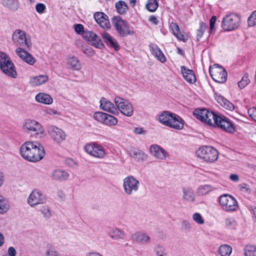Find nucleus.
<instances>
[{"label":"nucleus","instance_id":"obj_1","mask_svg":"<svg viewBox=\"0 0 256 256\" xmlns=\"http://www.w3.org/2000/svg\"><path fill=\"white\" fill-rule=\"evenodd\" d=\"M193 114L198 120L208 126H214L216 125L229 132L235 131L234 126L228 118L206 108L196 109Z\"/></svg>","mask_w":256,"mask_h":256},{"label":"nucleus","instance_id":"obj_2","mask_svg":"<svg viewBox=\"0 0 256 256\" xmlns=\"http://www.w3.org/2000/svg\"><path fill=\"white\" fill-rule=\"evenodd\" d=\"M20 153L24 159L31 162H38L45 156L44 147L37 142H25L20 148Z\"/></svg>","mask_w":256,"mask_h":256},{"label":"nucleus","instance_id":"obj_3","mask_svg":"<svg viewBox=\"0 0 256 256\" xmlns=\"http://www.w3.org/2000/svg\"><path fill=\"white\" fill-rule=\"evenodd\" d=\"M160 122L164 126L176 130H182L184 126V120L176 114L164 111L160 116Z\"/></svg>","mask_w":256,"mask_h":256},{"label":"nucleus","instance_id":"obj_4","mask_svg":"<svg viewBox=\"0 0 256 256\" xmlns=\"http://www.w3.org/2000/svg\"><path fill=\"white\" fill-rule=\"evenodd\" d=\"M196 156L206 162L212 163L216 161L218 156V150L210 146H202L196 152Z\"/></svg>","mask_w":256,"mask_h":256},{"label":"nucleus","instance_id":"obj_5","mask_svg":"<svg viewBox=\"0 0 256 256\" xmlns=\"http://www.w3.org/2000/svg\"><path fill=\"white\" fill-rule=\"evenodd\" d=\"M240 24V16L236 14L231 13L223 18L221 26L226 31H232L237 29Z\"/></svg>","mask_w":256,"mask_h":256},{"label":"nucleus","instance_id":"obj_6","mask_svg":"<svg viewBox=\"0 0 256 256\" xmlns=\"http://www.w3.org/2000/svg\"><path fill=\"white\" fill-rule=\"evenodd\" d=\"M12 40L14 43L19 47L26 46L28 50L32 48L31 40L28 38L26 32L20 29H16L12 35Z\"/></svg>","mask_w":256,"mask_h":256},{"label":"nucleus","instance_id":"obj_7","mask_svg":"<svg viewBox=\"0 0 256 256\" xmlns=\"http://www.w3.org/2000/svg\"><path fill=\"white\" fill-rule=\"evenodd\" d=\"M219 202L222 208L226 212L235 211L238 207L236 200L228 194H224L220 196Z\"/></svg>","mask_w":256,"mask_h":256},{"label":"nucleus","instance_id":"obj_8","mask_svg":"<svg viewBox=\"0 0 256 256\" xmlns=\"http://www.w3.org/2000/svg\"><path fill=\"white\" fill-rule=\"evenodd\" d=\"M112 22L121 36H126L133 34V32L130 30L128 24L120 16H114L112 19Z\"/></svg>","mask_w":256,"mask_h":256},{"label":"nucleus","instance_id":"obj_9","mask_svg":"<svg viewBox=\"0 0 256 256\" xmlns=\"http://www.w3.org/2000/svg\"><path fill=\"white\" fill-rule=\"evenodd\" d=\"M140 187L139 181L132 176H128L123 180V188L125 193L132 195L136 192Z\"/></svg>","mask_w":256,"mask_h":256},{"label":"nucleus","instance_id":"obj_10","mask_svg":"<svg viewBox=\"0 0 256 256\" xmlns=\"http://www.w3.org/2000/svg\"><path fill=\"white\" fill-rule=\"evenodd\" d=\"M84 150L90 155L96 158H103L106 155V151L103 146L95 142L86 144Z\"/></svg>","mask_w":256,"mask_h":256},{"label":"nucleus","instance_id":"obj_11","mask_svg":"<svg viewBox=\"0 0 256 256\" xmlns=\"http://www.w3.org/2000/svg\"><path fill=\"white\" fill-rule=\"evenodd\" d=\"M117 109L125 116H130L134 114L132 104L126 100L120 97H116L114 100Z\"/></svg>","mask_w":256,"mask_h":256},{"label":"nucleus","instance_id":"obj_12","mask_svg":"<svg viewBox=\"0 0 256 256\" xmlns=\"http://www.w3.org/2000/svg\"><path fill=\"white\" fill-rule=\"evenodd\" d=\"M48 132L50 138L56 143L60 144L66 140V134L64 132L54 126H48Z\"/></svg>","mask_w":256,"mask_h":256},{"label":"nucleus","instance_id":"obj_13","mask_svg":"<svg viewBox=\"0 0 256 256\" xmlns=\"http://www.w3.org/2000/svg\"><path fill=\"white\" fill-rule=\"evenodd\" d=\"M209 73L212 80L227 78L228 74L226 70L218 64H214L209 68Z\"/></svg>","mask_w":256,"mask_h":256},{"label":"nucleus","instance_id":"obj_14","mask_svg":"<svg viewBox=\"0 0 256 256\" xmlns=\"http://www.w3.org/2000/svg\"><path fill=\"white\" fill-rule=\"evenodd\" d=\"M46 199L43 194L38 190H34L28 199V204L32 206L44 204Z\"/></svg>","mask_w":256,"mask_h":256},{"label":"nucleus","instance_id":"obj_15","mask_svg":"<svg viewBox=\"0 0 256 256\" xmlns=\"http://www.w3.org/2000/svg\"><path fill=\"white\" fill-rule=\"evenodd\" d=\"M84 37L86 40L90 42L96 48H102L104 47V46L100 38L93 32L88 31L85 32Z\"/></svg>","mask_w":256,"mask_h":256},{"label":"nucleus","instance_id":"obj_16","mask_svg":"<svg viewBox=\"0 0 256 256\" xmlns=\"http://www.w3.org/2000/svg\"><path fill=\"white\" fill-rule=\"evenodd\" d=\"M24 126L28 130L38 134L43 132L44 130L41 124L34 120H28L24 124Z\"/></svg>","mask_w":256,"mask_h":256},{"label":"nucleus","instance_id":"obj_17","mask_svg":"<svg viewBox=\"0 0 256 256\" xmlns=\"http://www.w3.org/2000/svg\"><path fill=\"white\" fill-rule=\"evenodd\" d=\"M94 18L99 26L104 29H109L110 24L108 16L103 12H96L94 14Z\"/></svg>","mask_w":256,"mask_h":256},{"label":"nucleus","instance_id":"obj_18","mask_svg":"<svg viewBox=\"0 0 256 256\" xmlns=\"http://www.w3.org/2000/svg\"><path fill=\"white\" fill-rule=\"evenodd\" d=\"M132 240L140 244H147L150 242L151 238L148 234L137 231L132 235Z\"/></svg>","mask_w":256,"mask_h":256},{"label":"nucleus","instance_id":"obj_19","mask_svg":"<svg viewBox=\"0 0 256 256\" xmlns=\"http://www.w3.org/2000/svg\"><path fill=\"white\" fill-rule=\"evenodd\" d=\"M150 151L152 155L160 160H164L168 156V152L158 144L151 146Z\"/></svg>","mask_w":256,"mask_h":256},{"label":"nucleus","instance_id":"obj_20","mask_svg":"<svg viewBox=\"0 0 256 256\" xmlns=\"http://www.w3.org/2000/svg\"><path fill=\"white\" fill-rule=\"evenodd\" d=\"M100 107L104 110L114 114H118L117 107H116L111 102L106 98H102L100 100Z\"/></svg>","mask_w":256,"mask_h":256},{"label":"nucleus","instance_id":"obj_21","mask_svg":"<svg viewBox=\"0 0 256 256\" xmlns=\"http://www.w3.org/2000/svg\"><path fill=\"white\" fill-rule=\"evenodd\" d=\"M102 37L107 46L112 48H114L116 51L119 50L120 46L118 42L109 34L108 32H104L102 34Z\"/></svg>","mask_w":256,"mask_h":256},{"label":"nucleus","instance_id":"obj_22","mask_svg":"<svg viewBox=\"0 0 256 256\" xmlns=\"http://www.w3.org/2000/svg\"><path fill=\"white\" fill-rule=\"evenodd\" d=\"M66 66L68 69L74 70H79L82 68L80 62L78 58L74 56H72L68 58Z\"/></svg>","mask_w":256,"mask_h":256},{"label":"nucleus","instance_id":"obj_23","mask_svg":"<svg viewBox=\"0 0 256 256\" xmlns=\"http://www.w3.org/2000/svg\"><path fill=\"white\" fill-rule=\"evenodd\" d=\"M129 154L130 156L133 157L137 161L146 160L148 158V155L144 152L134 148H132L130 149Z\"/></svg>","mask_w":256,"mask_h":256},{"label":"nucleus","instance_id":"obj_24","mask_svg":"<svg viewBox=\"0 0 256 256\" xmlns=\"http://www.w3.org/2000/svg\"><path fill=\"white\" fill-rule=\"evenodd\" d=\"M52 176L53 180L62 182L67 180L69 174L63 170L57 169L52 172Z\"/></svg>","mask_w":256,"mask_h":256},{"label":"nucleus","instance_id":"obj_25","mask_svg":"<svg viewBox=\"0 0 256 256\" xmlns=\"http://www.w3.org/2000/svg\"><path fill=\"white\" fill-rule=\"evenodd\" d=\"M215 96L216 100L223 108L230 110H234V105L223 96L218 94L217 93L215 94Z\"/></svg>","mask_w":256,"mask_h":256},{"label":"nucleus","instance_id":"obj_26","mask_svg":"<svg viewBox=\"0 0 256 256\" xmlns=\"http://www.w3.org/2000/svg\"><path fill=\"white\" fill-rule=\"evenodd\" d=\"M170 27L172 34L178 40L183 42H186L188 40V37L181 33L179 26L176 23L172 22L170 24Z\"/></svg>","mask_w":256,"mask_h":256},{"label":"nucleus","instance_id":"obj_27","mask_svg":"<svg viewBox=\"0 0 256 256\" xmlns=\"http://www.w3.org/2000/svg\"><path fill=\"white\" fill-rule=\"evenodd\" d=\"M5 70L0 69L5 74L10 76L12 78H16L17 73L16 70L15 66L10 60L7 62L6 66H5Z\"/></svg>","mask_w":256,"mask_h":256},{"label":"nucleus","instance_id":"obj_28","mask_svg":"<svg viewBox=\"0 0 256 256\" xmlns=\"http://www.w3.org/2000/svg\"><path fill=\"white\" fill-rule=\"evenodd\" d=\"M36 100L38 102L50 104L52 103L53 99L49 94L44 93H39L35 97Z\"/></svg>","mask_w":256,"mask_h":256},{"label":"nucleus","instance_id":"obj_29","mask_svg":"<svg viewBox=\"0 0 256 256\" xmlns=\"http://www.w3.org/2000/svg\"><path fill=\"white\" fill-rule=\"evenodd\" d=\"M182 190V200L184 201L188 202H192L195 200V194L192 190L188 188H183Z\"/></svg>","mask_w":256,"mask_h":256},{"label":"nucleus","instance_id":"obj_30","mask_svg":"<svg viewBox=\"0 0 256 256\" xmlns=\"http://www.w3.org/2000/svg\"><path fill=\"white\" fill-rule=\"evenodd\" d=\"M2 4L8 10L14 12L18 8V0H2Z\"/></svg>","mask_w":256,"mask_h":256},{"label":"nucleus","instance_id":"obj_31","mask_svg":"<svg viewBox=\"0 0 256 256\" xmlns=\"http://www.w3.org/2000/svg\"><path fill=\"white\" fill-rule=\"evenodd\" d=\"M181 72L185 80H196V78L192 70L188 69L185 66H182Z\"/></svg>","mask_w":256,"mask_h":256},{"label":"nucleus","instance_id":"obj_32","mask_svg":"<svg viewBox=\"0 0 256 256\" xmlns=\"http://www.w3.org/2000/svg\"><path fill=\"white\" fill-rule=\"evenodd\" d=\"M150 50L152 54L158 60L162 62H164L166 61V58L164 54L157 46H154L151 47Z\"/></svg>","mask_w":256,"mask_h":256},{"label":"nucleus","instance_id":"obj_33","mask_svg":"<svg viewBox=\"0 0 256 256\" xmlns=\"http://www.w3.org/2000/svg\"><path fill=\"white\" fill-rule=\"evenodd\" d=\"M216 189V188L210 184L202 185L198 188L197 193L198 195L204 196L214 191Z\"/></svg>","mask_w":256,"mask_h":256},{"label":"nucleus","instance_id":"obj_34","mask_svg":"<svg viewBox=\"0 0 256 256\" xmlns=\"http://www.w3.org/2000/svg\"><path fill=\"white\" fill-rule=\"evenodd\" d=\"M117 12L120 14H124L127 12L128 7L124 1L119 0L115 4Z\"/></svg>","mask_w":256,"mask_h":256},{"label":"nucleus","instance_id":"obj_35","mask_svg":"<svg viewBox=\"0 0 256 256\" xmlns=\"http://www.w3.org/2000/svg\"><path fill=\"white\" fill-rule=\"evenodd\" d=\"M109 236L113 239H122L124 236V232L122 230L116 228L112 229L109 232Z\"/></svg>","mask_w":256,"mask_h":256},{"label":"nucleus","instance_id":"obj_36","mask_svg":"<svg viewBox=\"0 0 256 256\" xmlns=\"http://www.w3.org/2000/svg\"><path fill=\"white\" fill-rule=\"evenodd\" d=\"M232 252V248L228 244H223L220 246L218 252L222 256H230Z\"/></svg>","mask_w":256,"mask_h":256},{"label":"nucleus","instance_id":"obj_37","mask_svg":"<svg viewBox=\"0 0 256 256\" xmlns=\"http://www.w3.org/2000/svg\"><path fill=\"white\" fill-rule=\"evenodd\" d=\"M154 251L156 256H167L168 255L165 248L160 244H156L154 246Z\"/></svg>","mask_w":256,"mask_h":256},{"label":"nucleus","instance_id":"obj_38","mask_svg":"<svg viewBox=\"0 0 256 256\" xmlns=\"http://www.w3.org/2000/svg\"><path fill=\"white\" fill-rule=\"evenodd\" d=\"M158 6L156 0H148L146 4V8L150 12H154Z\"/></svg>","mask_w":256,"mask_h":256},{"label":"nucleus","instance_id":"obj_39","mask_svg":"<svg viewBox=\"0 0 256 256\" xmlns=\"http://www.w3.org/2000/svg\"><path fill=\"white\" fill-rule=\"evenodd\" d=\"M118 122V119L116 117L107 114L103 124L110 126L116 125Z\"/></svg>","mask_w":256,"mask_h":256},{"label":"nucleus","instance_id":"obj_40","mask_svg":"<svg viewBox=\"0 0 256 256\" xmlns=\"http://www.w3.org/2000/svg\"><path fill=\"white\" fill-rule=\"evenodd\" d=\"M9 209V204L6 199L0 195V214H3Z\"/></svg>","mask_w":256,"mask_h":256},{"label":"nucleus","instance_id":"obj_41","mask_svg":"<svg viewBox=\"0 0 256 256\" xmlns=\"http://www.w3.org/2000/svg\"><path fill=\"white\" fill-rule=\"evenodd\" d=\"M245 256H256V246L248 245L244 249Z\"/></svg>","mask_w":256,"mask_h":256},{"label":"nucleus","instance_id":"obj_42","mask_svg":"<svg viewBox=\"0 0 256 256\" xmlns=\"http://www.w3.org/2000/svg\"><path fill=\"white\" fill-rule=\"evenodd\" d=\"M10 58L4 53L0 52V68L5 70L7 62L10 61Z\"/></svg>","mask_w":256,"mask_h":256},{"label":"nucleus","instance_id":"obj_43","mask_svg":"<svg viewBox=\"0 0 256 256\" xmlns=\"http://www.w3.org/2000/svg\"><path fill=\"white\" fill-rule=\"evenodd\" d=\"M106 114H107L102 112H97L94 114V118L98 122L103 124Z\"/></svg>","mask_w":256,"mask_h":256},{"label":"nucleus","instance_id":"obj_44","mask_svg":"<svg viewBox=\"0 0 256 256\" xmlns=\"http://www.w3.org/2000/svg\"><path fill=\"white\" fill-rule=\"evenodd\" d=\"M25 56H26L23 60V61L31 66H32L36 62V60L28 51Z\"/></svg>","mask_w":256,"mask_h":256},{"label":"nucleus","instance_id":"obj_45","mask_svg":"<svg viewBox=\"0 0 256 256\" xmlns=\"http://www.w3.org/2000/svg\"><path fill=\"white\" fill-rule=\"evenodd\" d=\"M193 220L198 224H203L204 222V219L198 212H196L192 216Z\"/></svg>","mask_w":256,"mask_h":256},{"label":"nucleus","instance_id":"obj_46","mask_svg":"<svg viewBox=\"0 0 256 256\" xmlns=\"http://www.w3.org/2000/svg\"><path fill=\"white\" fill-rule=\"evenodd\" d=\"M40 212L44 215V217L46 219L50 218L51 216V212L48 207L43 206L40 208Z\"/></svg>","mask_w":256,"mask_h":256},{"label":"nucleus","instance_id":"obj_47","mask_svg":"<svg viewBox=\"0 0 256 256\" xmlns=\"http://www.w3.org/2000/svg\"><path fill=\"white\" fill-rule=\"evenodd\" d=\"M248 24L249 26H254L256 25V11L252 12L248 17Z\"/></svg>","mask_w":256,"mask_h":256},{"label":"nucleus","instance_id":"obj_48","mask_svg":"<svg viewBox=\"0 0 256 256\" xmlns=\"http://www.w3.org/2000/svg\"><path fill=\"white\" fill-rule=\"evenodd\" d=\"M206 26L205 23L203 22H200V23L199 28L197 30L196 33L198 39V38H200L202 36L204 32L206 30Z\"/></svg>","mask_w":256,"mask_h":256},{"label":"nucleus","instance_id":"obj_49","mask_svg":"<svg viewBox=\"0 0 256 256\" xmlns=\"http://www.w3.org/2000/svg\"><path fill=\"white\" fill-rule=\"evenodd\" d=\"M225 224L226 226L230 229H234L236 228V222L234 218H229L226 220Z\"/></svg>","mask_w":256,"mask_h":256},{"label":"nucleus","instance_id":"obj_50","mask_svg":"<svg viewBox=\"0 0 256 256\" xmlns=\"http://www.w3.org/2000/svg\"><path fill=\"white\" fill-rule=\"evenodd\" d=\"M27 51L23 48V47H18L16 50V54L23 60L26 56Z\"/></svg>","mask_w":256,"mask_h":256},{"label":"nucleus","instance_id":"obj_51","mask_svg":"<svg viewBox=\"0 0 256 256\" xmlns=\"http://www.w3.org/2000/svg\"><path fill=\"white\" fill-rule=\"evenodd\" d=\"M182 226L184 229L188 232H190L192 228L190 222L186 220H182Z\"/></svg>","mask_w":256,"mask_h":256},{"label":"nucleus","instance_id":"obj_52","mask_svg":"<svg viewBox=\"0 0 256 256\" xmlns=\"http://www.w3.org/2000/svg\"><path fill=\"white\" fill-rule=\"evenodd\" d=\"M46 8V6L42 3H38L36 6V12L40 14L44 13Z\"/></svg>","mask_w":256,"mask_h":256},{"label":"nucleus","instance_id":"obj_53","mask_svg":"<svg viewBox=\"0 0 256 256\" xmlns=\"http://www.w3.org/2000/svg\"><path fill=\"white\" fill-rule=\"evenodd\" d=\"M239 188L240 190L242 192H246L248 193H250V192L249 186L246 183H242L240 184Z\"/></svg>","mask_w":256,"mask_h":256},{"label":"nucleus","instance_id":"obj_54","mask_svg":"<svg viewBox=\"0 0 256 256\" xmlns=\"http://www.w3.org/2000/svg\"><path fill=\"white\" fill-rule=\"evenodd\" d=\"M216 20V17L215 16H213L210 21V32H212L214 28V24Z\"/></svg>","mask_w":256,"mask_h":256},{"label":"nucleus","instance_id":"obj_55","mask_svg":"<svg viewBox=\"0 0 256 256\" xmlns=\"http://www.w3.org/2000/svg\"><path fill=\"white\" fill-rule=\"evenodd\" d=\"M248 114H249L250 116L254 120L256 116V108H250L248 110Z\"/></svg>","mask_w":256,"mask_h":256},{"label":"nucleus","instance_id":"obj_56","mask_svg":"<svg viewBox=\"0 0 256 256\" xmlns=\"http://www.w3.org/2000/svg\"><path fill=\"white\" fill-rule=\"evenodd\" d=\"M134 132L136 134H146V130L142 128H136L134 130Z\"/></svg>","mask_w":256,"mask_h":256},{"label":"nucleus","instance_id":"obj_57","mask_svg":"<svg viewBox=\"0 0 256 256\" xmlns=\"http://www.w3.org/2000/svg\"><path fill=\"white\" fill-rule=\"evenodd\" d=\"M84 30V26L81 24H76L74 26V30L78 34H80Z\"/></svg>","mask_w":256,"mask_h":256},{"label":"nucleus","instance_id":"obj_58","mask_svg":"<svg viewBox=\"0 0 256 256\" xmlns=\"http://www.w3.org/2000/svg\"><path fill=\"white\" fill-rule=\"evenodd\" d=\"M48 76L45 74H40L35 76L33 78L34 80H40V79H42V80H48Z\"/></svg>","mask_w":256,"mask_h":256},{"label":"nucleus","instance_id":"obj_59","mask_svg":"<svg viewBox=\"0 0 256 256\" xmlns=\"http://www.w3.org/2000/svg\"><path fill=\"white\" fill-rule=\"evenodd\" d=\"M45 256H59L58 252L56 251L49 250H47Z\"/></svg>","mask_w":256,"mask_h":256},{"label":"nucleus","instance_id":"obj_60","mask_svg":"<svg viewBox=\"0 0 256 256\" xmlns=\"http://www.w3.org/2000/svg\"><path fill=\"white\" fill-rule=\"evenodd\" d=\"M8 254L9 256H16V250L13 247H10L8 249Z\"/></svg>","mask_w":256,"mask_h":256},{"label":"nucleus","instance_id":"obj_61","mask_svg":"<svg viewBox=\"0 0 256 256\" xmlns=\"http://www.w3.org/2000/svg\"><path fill=\"white\" fill-rule=\"evenodd\" d=\"M46 81H30V84L32 86H36L42 84Z\"/></svg>","mask_w":256,"mask_h":256},{"label":"nucleus","instance_id":"obj_62","mask_svg":"<svg viewBox=\"0 0 256 256\" xmlns=\"http://www.w3.org/2000/svg\"><path fill=\"white\" fill-rule=\"evenodd\" d=\"M248 84V81H239L238 83V86L240 88H242Z\"/></svg>","mask_w":256,"mask_h":256},{"label":"nucleus","instance_id":"obj_63","mask_svg":"<svg viewBox=\"0 0 256 256\" xmlns=\"http://www.w3.org/2000/svg\"><path fill=\"white\" fill-rule=\"evenodd\" d=\"M149 20L150 22H152L154 24H158V18H156V16H150V18H149Z\"/></svg>","mask_w":256,"mask_h":256},{"label":"nucleus","instance_id":"obj_64","mask_svg":"<svg viewBox=\"0 0 256 256\" xmlns=\"http://www.w3.org/2000/svg\"><path fill=\"white\" fill-rule=\"evenodd\" d=\"M230 179L234 182H238L239 180V177L238 175L236 174H232L230 176Z\"/></svg>","mask_w":256,"mask_h":256}]
</instances>
